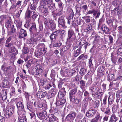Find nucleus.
Here are the masks:
<instances>
[{"label": "nucleus", "instance_id": "6", "mask_svg": "<svg viewBox=\"0 0 122 122\" xmlns=\"http://www.w3.org/2000/svg\"><path fill=\"white\" fill-rule=\"evenodd\" d=\"M97 111L96 110L91 109L88 110L86 112V116L88 118H91L94 116Z\"/></svg>", "mask_w": 122, "mask_h": 122}, {"label": "nucleus", "instance_id": "17", "mask_svg": "<svg viewBox=\"0 0 122 122\" xmlns=\"http://www.w3.org/2000/svg\"><path fill=\"white\" fill-rule=\"evenodd\" d=\"M118 119V118L117 117L115 114L112 115L109 121V122H116Z\"/></svg>", "mask_w": 122, "mask_h": 122}, {"label": "nucleus", "instance_id": "10", "mask_svg": "<svg viewBox=\"0 0 122 122\" xmlns=\"http://www.w3.org/2000/svg\"><path fill=\"white\" fill-rule=\"evenodd\" d=\"M56 101V105L61 106V107H62L64 105L66 102V100L63 98V99L60 98L58 100L57 99Z\"/></svg>", "mask_w": 122, "mask_h": 122}, {"label": "nucleus", "instance_id": "5", "mask_svg": "<svg viewBox=\"0 0 122 122\" xmlns=\"http://www.w3.org/2000/svg\"><path fill=\"white\" fill-rule=\"evenodd\" d=\"M14 109L13 107H10L8 108V110H6L4 112V115L7 118H9L12 115L14 112Z\"/></svg>", "mask_w": 122, "mask_h": 122}, {"label": "nucleus", "instance_id": "45", "mask_svg": "<svg viewBox=\"0 0 122 122\" xmlns=\"http://www.w3.org/2000/svg\"><path fill=\"white\" fill-rule=\"evenodd\" d=\"M36 30V25L35 23H33L31 28H30L29 30Z\"/></svg>", "mask_w": 122, "mask_h": 122}, {"label": "nucleus", "instance_id": "55", "mask_svg": "<svg viewBox=\"0 0 122 122\" xmlns=\"http://www.w3.org/2000/svg\"><path fill=\"white\" fill-rule=\"evenodd\" d=\"M94 104L95 105L97 108H98L99 106L100 101L99 100H96L94 102Z\"/></svg>", "mask_w": 122, "mask_h": 122}, {"label": "nucleus", "instance_id": "22", "mask_svg": "<svg viewBox=\"0 0 122 122\" xmlns=\"http://www.w3.org/2000/svg\"><path fill=\"white\" fill-rule=\"evenodd\" d=\"M103 94V93L102 92H98L97 93H95L92 96L94 98L97 99L102 97Z\"/></svg>", "mask_w": 122, "mask_h": 122}, {"label": "nucleus", "instance_id": "31", "mask_svg": "<svg viewBox=\"0 0 122 122\" xmlns=\"http://www.w3.org/2000/svg\"><path fill=\"white\" fill-rule=\"evenodd\" d=\"M14 23H15L17 28H20L22 22L20 19L15 20L14 21Z\"/></svg>", "mask_w": 122, "mask_h": 122}, {"label": "nucleus", "instance_id": "63", "mask_svg": "<svg viewBox=\"0 0 122 122\" xmlns=\"http://www.w3.org/2000/svg\"><path fill=\"white\" fill-rule=\"evenodd\" d=\"M30 116H31V119L34 118L35 117V114L34 112H32L30 113Z\"/></svg>", "mask_w": 122, "mask_h": 122}, {"label": "nucleus", "instance_id": "34", "mask_svg": "<svg viewBox=\"0 0 122 122\" xmlns=\"http://www.w3.org/2000/svg\"><path fill=\"white\" fill-rule=\"evenodd\" d=\"M80 87L83 90V88L85 87L86 82L85 81L83 80H81L80 81Z\"/></svg>", "mask_w": 122, "mask_h": 122}, {"label": "nucleus", "instance_id": "46", "mask_svg": "<svg viewBox=\"0 0 122 122\" xmlns=\"http://www.w3.org/2000/svg\"><path fill=\"white\" fill-rule=\"evenodd\" d=\"M26 119L25 117L24 118H19L17 122H26Z\"/></svg>", "mask_w": 122, "mask_h": 122}, {"label": "nucleus", "instance_id": "47", "mask_svg": "<svg viewBox=\"0 0 122 122\" xmlns=\"http://www.w3.org/2000/svg\"><path fill=\"white\" fill-rule=\"evenodd\" d=\"M33 36L36 37V38H37V39H38V38H39V39L40 38H41V36L40 33H37L36 34H33Z\"/></svg>", "mask_w": 122, "mask_h": 122}, {"label": "nucleus", "instance_id": "51", "mask_svg": "<svg viewBox=\"0 0 122 122\" xmlns=\"http://www.w3.org/2000/svg\"><path fill=\"white\" fill-rule=\"evenodd\" d=\"M50 91L51 94H53V96L55 95L57 93V91L54 88L52 89Z\"/></svg>", "mask_w": 122, "mask_h": 122}, {"label": "nucleus", "instance_id": "27", "mask_svg": "<svg viewBox=\"0 0 122 122\" xmlns=\"http://www.w3.org/2000/svg\"><path fill=\"white\" fill-rule=\"evenodd\" d=\"M27 35L26 31H21L20 33L19 37L20 38H23Z\"/></svg>", "mask_w": 122, "mask_h": 122}, {"label": "nucleus", "instance_id": "14", "mask_svg": "<svg viewBox=\"0 0 122 122\" xmlns=\"http://www.w3.org/2000/svg\"><path fill=\"white\" fill-rule=\"evenodd\" d=\"M77 88H74L71 90L69 93L70 99L72 98L75 97V95L77 92Z\"/></svg>", "mask_w": 122, "mask_h": 122}, {"label": "nucleus", "instance_id": "60", "mask_svg": "<svg viewBox=\"0 0 122 122\" xmlns=\"http://www.w3.org/2000/svg\"><path fill=\"white\" fill-rule=\"evenodd\" d=\"M107 97L105 96L104 97L103 101V104L104 105H105L107 103Z\"/></svg>", "mask_w": 122, "mask_h": 122}, {"label": "nucleus", "instance_id": "28", "mask_svg": "<svg viewBox=\"0 0 122 122\" xmlns=\"http://www.w3.org/2000/svg\"><path fill=\"white\" fill-rule=\"evenodd\" d=\"M86 71V70L85 68L81 67L79 73L81 76H83L85 74Z\"/></svg>", "mask_w": 122, "mask_h": 122}, {"label": "nucleus", "instance_id": "48", "mask_svg": "<svg viewBox=\"0 0 122 122\" xmlns=\"http://www.w3.org/2000/svg\"><path fill=\"white\" fill-rule=\"evenodd\" d=\"M76 11L77 12L79 13L81 10V8L79 5H77L75 6Z\"/></svg>", "mask_w": 122, "mask_h": 122}, {"label": "nucleus", "instance_id": "19", "mask_svg": "<svg viewBox=\"0 0 122 122\" xmlns=\"http://www.w3.org/2000/svg\"><path fill=\"white\" fill-rule=\"evenodd\" d=\"M107 78L108 79L110 80L116 81V77L114 74L111 73V72H109Z\"/></svg>", "mask_w": 122, "mask_h": 122}, {"label": "nucleus", "instance_id": "50", "mask_svg": "<svg viewBox=\"0 0 122 122\" xmlns=\"http://www.w3.org/2000/svg\"><path fill=\"white\" fill-rule=\"evenodd\" d=\"M36 4L34 3L31 4L30 7L31 9L33 10H34L36 8Z\"/></svg>", "mask_w": 122, "mask_h": 122}, {"label": "nucleus", "instance_id": "8", "mask_svg": "<svg viewBox=\"0 0 122 122\" xmlns=\"http://www.w3.org/2000/svg\"><path fill=\"white\" fill-rule=\"evenodd\" d=\"M39 10L41 12L42 14L45 16L47 15L48 14V11L47 9L44 8L43 5H41L39 7Z\"/></svg>", "mask_w": 122, "mask_h": 122}, {"label": "nucleus", "instance_id": "16", "mask_svg": "<svg viewBox=\"0 0 122 122\" xmlns=\"http://www.w3.org/2000/svg\"><path fill=\"white\" fill-rule=\"evenodd\" d=\"M58 23L63 27H65V21L63 16L59 18L58 20Z\"/></svg>", "mask_w": 122, "mask_h": 122}, {"label": "nucleus", "instance_id": "37", "mask_svg": "<svg viewBox=\"0 0 122 122\" xmlns=\"http://www.w3.org/2000/svg\"><path fill=\"white\" fill-rule=\"evenodd\" d=\"M92 57H91L89 59L88 66L90 68H92L93 67V64L92 63Z\"/></svg>", "mask_w": 122, "mask_h": 122}, {"label": "nucleus", "instance_id": "36", "mask_svg": "<svg viewBox=\"0 0 122 122\" xmlns=\"http://www.w3.org/2000/svg\"><path fill=\"white\" fill-rule=\"evenodd\" d=\"M37 40V39H34V37H31L28 40V43L32 44L34 42L36 41Z\"/></svg>", "mask_w": 122, "mask_h": 122}, {"label": "nucleus", "instance_id": "56", "mask_svg": "<svg viewBox=\"0 0 122 122\" xmlns=\"http://www.w3.org/2000/svg\"><path fill=\"white\" fill-rule=\"evenodd\" d=\"M48 8L52 10L53 6V4L52 3L49 4L48 5Z\"/></svg>", "mask_w": 122, "mask_h": 122}, {"label": "nucleus", "instance_id": "21", "mask_svg": "<svg viewBox=\"0 0 122 122\" xmlns=\"http://www.w3.org/2000/svg\"><path fill=\"white\" fill-rule=\"evenodd\" d=\"M49 120L48 122H53L56 120V117L52 114H50L48 116Z\"/></svg>", "mask_w": 122, "mask_h": 122}, {"label": "nucleus", "instance_id": "35", "mask_svg": "<svg viewBox=\"0 0 122 122\" xmlns=\"http://www.w3.org/2000/svg\"><path fill=\"white\" fill-rule=\"evenodd\" d=\"M68 35V37L67 39V41H70L71 42H72L75 39V36H73L70 35Z\"/></svg>", "mask_w": 122, "mask_h": 122}, {"label": "nucleus", "instance_id": "30", "mask_svg": "<svg viewBox=\"0 0 122 122\" xmlns=\"http://www.w3.org/2000/svg\"><path fill=\"white\" fill-rule=\"evenodd\" d=\"M7 92L5 91H4L1 94L2 99L4 101L6 100L7 99L6 95Z\"/></svg>", "mask_w": 122, "mask_h": 122}, {"label": "nucleus", "instance_id": "33", "mask_svg": "<svg viewBox=\"0 0 122 122\" xmlns=\"http://www.w3.org/2000/svg\"><path fill=\"white\" fill-rule=\"evenodd\" d=\"M64 82V80L63 79L60 80L58 85V87L60 89L62 87Z\"/></svg>", "mask_w": 122, "mask_h": 122}, {"label": "nucleus", "instance_id": "59", "mask_svg": "<svg viewBox=\"0 0 122 122\" xmlns=\"http://www.w3.org/2000/svg\"><path fill=\"white\" fill-rule=\"evenodd\" d=\"M119 80H120V81L122 80V77H121L119 74L116 77V81Z\"/></svg>", "mask_w": 122, "mask_h": 122}, {"label": "nucleus", "instance_id": "53", "mask_svg": "<svg viewBox=\"0 0 122 122\" xmlns=\"http://www.w3.org/2000/svg\"><path fill=\"white\" fill-rule=\"evenodd\" d=\"M91 92V93L92 96L95 94V93H97L95 90L94 88L91 87L90 89Z\"/></svg>", "mask_w": 122, "mask_h": 122}, {"label": "nucleus", "instance_id": "26", "mask_svg": "<svg viewBox=\"0 0 122 122\" xmlns=\"http://www.w3.org/2000/svg\"><path fill=\"white\" fill-rule=\"evenodd\" d=\"M11 18L10 17H8L6 21L5 24V25L6 26H7L8 27H9L11 23Z\"/></svg>", "mask_w": 122, "mask_h": 122}, {"label": "nucleus", "instance_id": "62", "mask_svg": "<svg viewBox=\"0 0 122 122\" xmlns=\"http://www.w3.org/2000/svg\"><path fill=\"white\" fill-rule=\"evenodd\" d=\"M22 11V10H20L15 15V16H16V18H18L20 17Z\"/></svg>", "mask_w": 122, "mask_h": 122}, {"label": "nucleus", "instance_id": "54", "mask_svg": "<svg viewBox=\"0 0 122 122\" xmlns=\"http://www.w3.org/2000/svg\"><path fill=\"white\" fill-rule=\"evenodd\" d=\"M122 53V47H120L118 49L117 53V55H120Z\"/></svg>", "mask_w": 122, "mask_h": 122}, {"label": "nucleus", "instance_id": "7", "mask_svg": "<svg viewBox=\"0 0 122 122\" xmlns=\"http://www.w3.org/2000/svg\"><path fill=\"white\" fill-rule=\"evenodd\" d=\"M101 109L102 112H104V113L107 115H109L110 114V109L109 107H106L103 105L102 103L101 104Z\"/></svg>", "mask_w": 122, "mask_h": 122}, {"label": "nucleus", "instance_id": "12", "mask_svg": "<svg viewBox=\"0 0 122 122\" xmlns=\"http://www.w3.org/2000/svg\"><path fill=\"white\" fill-rule=\"evenodd\" d=\"M61 73H62L63 75L66 77H68V76L72 75V72L68 69H66L65 70H61Z\"/></svg>", "mask_w": 122, "mask_h": 122}, {"label": "nucleus", "instance_id": "15", "mask_svg": "<svg viewBox=\"0 0 122 122\" xmlns=\"http://www.w3.org/2000/svg\"><path fill=\"white\" fill-rule=\"evenodd\" d=\"M84 96L85 97L84 100L86 101H90L92 100V98L90 97L89 93L87 91H85L84 92Z\"/></svg>", "mask_w": 122, "mask_h": 122}, {"label": "nucleus", "instance_id": "2", "mask_svg": "<svg viewBox=\"0 0 122 122\" xmlns=\"http://www.w3.org/2000/svg\"><path fill=\"white\" fill-rule=\"evenodd\" d=\"M46 48L44 46L39 48L35 53V56L37 58H40L46 53Z\"/></svg>", "mask_w": 122, "mask_h": 122}, {"label": "nucleus", "instance_id": "61", "mask_svg": "<svg viewBox=\"0 0 122 122\" xmlns=\"http://www.w3.org/2000/svg\"><path fill=\"white\" fill-rule=\"evenodd\" d=\"M15 50V49L14 46L11 47L9 49V51L10 53H12Z\"/></svg>", "mask_w": 122, "mask_h": 122}, {"label": "nucleus", "instance_id": "4", "mask_svg": "<svg viewBox=\"0 0 122 122\" xmlns=\"http://www.w3.org/2000/svg\"><path fill=\"white\" fill-rule=\"evenodd\" d=\"M36 115L41 120H43L47 117V112L45 111L37 112L36 113Z\"/></svg>", "mask_w": 122, "mask_h": 122}, {"label": "nucleus", "instance_id": "25", "mask_svg": "<svg viewBox=\"0 0 122 122\" xmlns=\"http://www.w3.org/2000/svg\"><path fill=\"white\" fill-rule=\"evenodd\" d=\"M111 60L112 62L114 64H115L117 62V57L114 56L113 54L112 53L111 56Z\"/></svg>", "mask_w": 122, "mask_h": 122}, {"label": "nucleus", "instance_id": "64", "mask_svg": "<svg viewBox=\"0 0 122 122\" xmlns=\"http://www.w3.org/2000/svg\"><path fill=\"white\" fill-rule=\"evenodd\" d=\"M100 117V114L99 113L96 114L95 117L94 118L98 121Z\"/></svg>", "mask_w": 122, "mask_h": 122}, {"label": "nucleus", "instance_id": "3", "mask_svg": "<svg viewBox=\"0 0 122 122\" xmlns=\"http://www.w3.org/2000/svg\"><path fill=\"white\" fill-rule=\"evenodd\" d=\"M76 116V114L74 112L70 113L66 117L65 121H70L69 122H71L75 118Z\"/></svg>", "mask_w": 122, "mask_h": 122}, {"label": "nucleus", "instance_id": "49", "mask_svg": "<svg viewBox=\"0 0 122 122\" xmlns=\"http://www.w3.org/2000/svg\"><path fill=\"white\" fill-rule=\"evenodd\" d=\"M15 90L14 88L12 87L11 88V92L10 93L11 96L13 95L14 93H15Z\"/></svg>", "mask_w": 122, "mask_h": 122}, {"label": "nucleus", "instance_id": "38", "mask_svg": "<svg viewBox=\"0 0 122 122\" xmlns=\"http://www.w3.org/2000/svg\"><path fill=\"white\" fill-rule=\"evenodd\" d=\"M81 50V48L79 47L76 51L74 52V56L75 57H76L80 54V51Z\"/></svg>", "mask_w": 122, "mask_h": 122}, {"label": "nucleus", "instance_id": "32", "mask_svg": "<svg viewBox=\"0 0 122 122\" xmlns=\"http://www.w3.org/2000/svg\"><path fill=\"white\" fill-rule=\"evenodd\" d=\"M54 83L53 82H50L49 84H47L45 87V90H48L50 88L52 87L53 86L54 87Z\"/></svg>", "mask_w": 122, "mask_h": 122}, {"label": "nucleus", "instance_id": "52", "mask_svg": "<svg viewBox=\"0 0 122 122\" xmlns=\"http://www.w3.org/2000/svg\"><path fill=\"white\" fill-rule=\"evenodd\" d=\"M45 82V81L42 80H40L38 83V84L40 86H42L44 84Z\"/></svg>", "mask_w": 122, "mask_h": 122}, {"label": "nucleus", "instance_id": "40", "mask_svg": "<svg viewBox=\"0 0 122 122\" xmlns=\"http://www.w3.org/2000/svg\"><path fill=\"white\" fill-rule=\"evenodd\" d=\"M120 2L119 0H115L113 1L112 3V5L115 6H116L117 7H118L120 4Z\"/></svg>", "mask_w": 122, "mask_h": 122}, {"label": "nucleus", "instance_id": "29", "mask_svg": "<svg viewBox=\"0 0 122 122\" xmlns=\"http://www.w3.org/2000/svg\"><path fill=\"white\" fill-rule=\"evenodd\" d=\"M70 101L74 103L78 104L81 101V100L80 99H78L77 98H75L74 97H73L72 98L70 99Z\"/></svg>", "mask_w": 122, "mask_h": 122}, {"label": "nucleus", "instance_id": "57", "mask_svg": "<svg viewBox=\"0 0 122 122\" xmlns=\"http://www.w3.org/2000/svg\"><path fill=\"white\" fill-rule=\"evenodd\" d=\"M78 92L77 93L78 97L79 98H81L82 96V93L79 90L78 91Z\"/></svg>", "mask_w": 122, "mask_h": 122}, {"label": "nucleus", "instance_id": "44", "mask_svg": "<svg viewBox=\"0 0 122 122\" xmlns=\"http://www.w3.org/2000/svg\"><path fill=\"white\" fill-rule=\"evenodd\" d=\"M74 16V13L73 10H72L71 9L70 10L69 16L70 19H72Z\"/></svg>", "mask_w": 122, "mask_h": 122}, {"label": "nucleus", "instance_id": "41", "mask_svg": "<svg viewBox=\"0 0 122 122\" xmlns=\"http://www.w3.org/2000/svg\"><path fill=\"white\" fill-rule=\"evenodd\" d=\"M32 12V11H30L29 10H28L26 11L25 13V17L29 18L30 17V15Z\"/></svg>", "mask_w": 122, "mask_h": 122}, {"label": "nucleus", "instance_id": "58", "mask_svg": "<svg viewBox=\"0 0 122 122\" xmlns=\"http://www.w3.org/2000/svg\"><path fill=\"white\" fill-rule=\"evenodd\" d=\"M9 17L8 16H7L6 15H2L0 17V18L1 20H3L5 19H7L8 17Z\"/></svg>", "mask_w": 122, "mask_h": 122}, {"label": "nucleus", "instance_id": "23", "mask_svg": "<svg viewBox=\"0 0 122 122\" xmlns=\"http://www.w3.org/2000/svg\"><path fill=\"white\" fill-rule=\"evenodd\" d=\"M52 0H42L41 3L44 6L48 5L49 4L52 3Z\"/></svg>", "mask_w": 122, "mask_h": 122}, {"label": "nucleus", "instance_id": "20", "mask_svg": "<svg viewBox=\"0 0 122 122\" xmlns=\"http://www.w3.org/2000/svg\"><path fill=\"white\" fill-rule=\"evenodd\" d=\"M33 103V102L31 101L30 102H27L26 104L27 108L31 112L32 111V104Z\"/></svg>", "mask_w": 122, "mask_h": 122}, {"label": "nucleus", "instance_id": "13", "mask_svg": "<svg viewBox=\"0 0 122 122\" xmlns=\"http://www.w3.org/2000/svg\"><path fill=\"white\" fill-rule=\"evenodd\" d=\"M53 21L49 18H45L44 20V23L45 26L48 27L50 26Z\"/></svg>", "mask_w": 122, "mask_h": 122}, {"label": "nucleus", "instance_id": "11", "mask_svg": "<svg viewBox=\"0 0 122 122\" xmlns=\"http://www.w3.org/2000/svg\"><path fill=\"white\" fill-rule=\"evenodd\" d=\"M66 92L64 87L62 88L59 91L58 95L60 97H63L66 95Z\"/></svg>", "mask_w": 122, "mask_h": 122}, {"label": "nucleus", "instance_id": "18", "mask_svg": "<svg viewBox=\"0 0 122 122\" xmlns=\"http://www.w3.org/2000/svg\"><path fill=\"white\" fill-rule=\"evenodd\" d=\"M114 99V96L113 95H111L109 96L108 99L109 105H111L113 103Z\"/></svg>", "mask_w": 122, "mask_h": 122}, {"label": "nucleus", "instance_id": "24", "mask_svg": "<svg viewBox=\"0 0 122 122\" xmlns=\"http://www.w3.org/2000/svg\"><path fill=\"white\" fill-rule=\"evenodd\" d=\"M35 59L32 58L30 60L27 62V64L26 65V66L28 67H30L32 64H33L34 62Z\"/></svg>", "mask_w": 122, "mask_h": 122}, {"label": "nucleus", "instance_id": "39", "mask_svg": "<svg viewBox=\"0 0 122 122\" xmlns=\"http://www.w3.org/2000/svg\"><path fill=\"white\" fill-rule=\"evenodd\" d=\"M62 13L61 10L56 15L54 13V12H52V15H53V17L55 18V19H56V15L57 16H59L62 15Z\"/></svg>", "mask_w": 122, "mask_h": 122}, {"label": "nucleus", "instance_id": "43", "mask_svg": "<svg viewBox=\"0 0 122 122\" xmlns=\"http://www.w3.org/2000/svg\"><path fill=\"white\" fill-rule=\"evenodd\" d=\"M104 70V67L102 66H99L98 70L97 71L99 72H101L103 71Z\"/></svg>", "mask_w": 122, "mask_h": 122}, {"label": "nucleus", "instance_id": "1", "mask_svg": "<svg viewBox=\"0 0 122 122\" xmlns=\"http://www.w3.org/2000/svg\"><path fill=\"white\" fill-rule=\"evenodd\" d=\"M16 106L18 110L17 111L18 114L19 115H24L25 113V110L24 107L23 103L21 102H17L16 104Z\"/></svg>", "mask_w": 122, "mask_h": 122}, {"label": "nucleus", "instance_id": "42", "mask_svg": "<svg viewBox=\"0 0 122 122\" xmlns=\"http://www.w3.org/2000/svg\"><path fill=\"white\" fill-rule=\"evenodd\" d=\"M116 96L117 98L122 97V89L118 91L117 94Z\"/></svg>", "mask_w": 122, "mask_h": 122}, {"label": "nucleus", "instance_id": "9", "mask_svg": "<svg viewBox=\"0 0 122 122\" xmlns=\"http://www.w3.org/2000/svg\"><path fill=\"white\" fill-rule=\"evenodd\" d=\"M46 95V93L45 92L39 91L36 93V96L38 98H41L44 97Z\"/></svg>", "mask_w": 122, "mask_h": 122}]
</instances>
